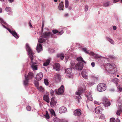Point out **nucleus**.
<instances>
[{
	"label": "nucleus",
	"instance_id": "nucleus-8",
	"mask_svg": "<svg viewBox=\"0 0 122 122\" xmlns=\"http://www.w3.org/2000/svg\"><path fill=\"white\" fill-rule=\"evenodd\" d=\"M106 88V84H98L97 89L99 92H102L105 90Z\"/></svg>",
	"mask_w": 122,
	"mask_h": 122
},
{
	"label": "nucleus",
	"instance_id": "nucleus-26",
	"mask_svg": "<svg viewBox=\"0 0 122 122\" xmlns=\"http://www.w3.org/2000/svg\"><path fill=\"white\" fill-rule=\"evenodd\" d=\"M106 39L107 40H108L109 42L112 44H114V42L113 40L112 39L110 38L109 37H106Z\"/></svg>",
	"mask_w": 122,
	"mask_h": 122
},
{
	"label": "nucleus",
	"instance_id": "nucleus-35",
	"mask_svg": "<svg viewBox=\"0 0 122 122\" xmlns=\"http://www.w3.org/2000/svg\"><path fill=\"white\" fill-rule=\"evenodd\" d=\"M53 120L54 122H61V120L57 117L54 118Z\"/></svg>",
	"mask_w": 122,
	"mask_h": 122
},
{
	"label": "nucleus",
	"instance_id": "nucleus-14",
	"mask_svg": "<svg viewBox=\"0 0 122 122\" xmlns=\"http://www.w3.org/2000/svg\"><path fill=\"white\" fill-rule=\"evenodd\" d=\"M95 111L96 113L101 114L102 111V108L100 107H96L95 109Z\"/></svg>",
	"mask_w": 122,
	"mask_h": 122
},
{
	"label": "nucleus",
	"instance_id": "nucleus-51",
	"mask_svg": "<svg viewBox=\"0 0 122 122\" xmlns=\"http://www.w3.org/2000/svg\"><path fill=\"white\" fill-rule=\"evenodd\" d=\"M10 3H12L14 1V0H8Z\"/></svg>",
	"mask_w": 122,
	"mask_h": 122
},
{
	"label": "nucleus",
	"instance_id": "nucleus-16",
	"mask_svg": "<svg viewBox=\"0 0 122 122\" xmlns=\"http://www.w3.org/2000/svg\"><path fill=\"white\" fill-rule=\"evenodd\" d=\"M86 96L87 98V102L89 100L90 101H92L93 100V98L92 97L91 94L90 92H88L86 94Z\"/></svg>",
	"mask_w": 122,
	"mask_h": 122
},
{
	"label": "nucleus",
	"instance_id": "nucleus-49",
	"mask_svg": "<svg viewBox=\"0 0 122 122\" xmlns=\"http://www.w3.org/2000/svg\"><path fill=\"white\" fill-rule=\"evenodd\" d=\"M88 6L86 5L85 8V11H87L88 9Z\"/></svg>",
	"mask_w": 122,
	"mask_h": 122
},
{
	"label": "nucleus",
	"instance_id": "nucleus-3",
	"mask_svg": "<svg viewBox=\"0 0 122 122\" xmlns=\"http://www.w3.org/2000/svg\"><path fill=\"white\" fill-rule=\"evenodd\" d=\"M55 35L50 32H45L42 35L41 38L38 40L39 42L43 43L45 41L51 38H55Z\"/></svg>",
	"mask_w": 122,
	"mask_h": 122
},
{
	"label": "nucleus",
	"instance_id": "nucleus-18",
	"mask_svg": "<svg viewBox=\"0 0 122 122\" xmlns=\"http://www.w3.org/2000/svg\"><path fill=\"white\" fill-rule=\"evenodd\" d=\"M36 50L38 53L42 51V46L41 44H39L37 45L36 47Z\"/></svg>",
	"mask_w": 122,
	"mask_h": 122
},
{
	"label": "nucleus",
	"instance_id": "nucleus-10",
	"mask_svg": "<svg viewBox=\"0 0 122 122\" xmlns=\"http://www.w3.org/2000/svg\"><path fill=\"white\" fill-rule=\"evenodd\" d=\"M81 111V110L79 109L76 110L73 112V115L76 116H80L82 114Z\"/></svg>",
	"mask_w": 122,
	"mask_h": 122
},
{
	"label": "nucleus",
	"instance_id": "nucleus-38",
	"mask_svg": "<svg viewBox=\"0 0 122 122\" xmlns=\"http://www.w3.org/2000/svg\"><path fill=\"white\" fill-rule=\"evenodd\" d=\"M102 102L104 104L105 102H107V101L108 100V99L107 98H106V97H104L102 99Z\"/></svg>",
	"mask_w": 122,
	"mask_h": 122
},
{
	"label": "nucleus",
	"instance_id": "nucleus-61",
	"mask_svg": "<svg viewBox=\"0 0 122 122\" xmlns=\"http://www.w3.org/2000/svg\"><path fill=\"white\" fill-rule=\"evenodd\" d=\"M44 24L42 23V31H43V28L44 27Z\"/></svg>",
	"mask_w": 122,
	"mask_h": 122
},
{
	"label": "nucleus",
	"instance_id": "nucleus-7",
	"mask_svg": "<svg viewBox=\"0 0 122 122\" xmlns=\"http://www.w3.org/2000/svg\"><path fill=\"white\" fill-rule=\"evenodd\" d=\"M64 88L63 85H62L57 90L56 89L55 90V92L56 94L58 95L61 94L64 91Z\"/></svg>",
	"mask_w": 122,
	"mask_h": 122
},
{
	"label": "nucleus",
	"instance_id": "nucleus-47",
	"mask_svg": "<svg viewBox=\"0 0 122 122\" xmlns=\"http://www.w3.org/2000/svg\"><path fill=\"white\" fill-rule=\"evenodd\" d=\"M58 35H61L64 32L62 30H61L59 32H58Z\"/></svg>",
	"mask_w": 122,
	"mask_h": 122
},
{
	"label": "nucleus",
	"instance_id": "nucleus-5",
	"mask_svg": "<svg viewBox=\"0 0 122 122\" xmlns=\"http://www.w3.org/2000/svg\"><path fill=\"white\" fill-rule=\"evenodd\" d=\"M78 89V91L76 92V94L78 96H80L81 94L85 92L86 88L84 85L81 84L79 86Z\"/></svg>",
	"mask_w": 122,
	"mask_h": 122
},
{
	"label": "nucleus",
	"instance_id": "nucleus-21",
	"mask_svg": "<svg viewBox=\"0 0 122 122\" xmlns=\"http://www.w3.org/2000/svg\"><path fill=\"white\" fill-rule=\"evenodd\" d=\"M64 8V5L63 2H61L59 5L58 9L60 10L63 11V10Z\"/></svg>",
	"mask_w": 122,
	"mask_h": 122
},
{
	"label": "nucleus",
	"instance_id": "nucleus-12",
	"mask_svg": "<svg viewBox=\"0 0 122 122\" xmlns=\"http://www.w3.org/2000/svg\"><path fill=\"white\" fill-rule=\"evenodd\" d=\"M53 67L54 69H55L57 71H59L60 70V65L58 63H55L53 65Z\"/></svg>",
	"mask_w": 122,
	"mask_h": 122
},
{
	"label": "nucleus",
	"instance_id": "nucleus-19",
	"mask_svg": "<svg viewBox=\"0 0 122 122\" xmlns=\"http://www.w3.org/2000/svg\"><path fill=\"white\" fill-rule=\"evenodd\" d=\"M55 81L57 82L60 81L61 80V77L60 75L59 74H56L55 76Z\"/></svg>",
	"mask_w": 122,
	"mask_h": 122
},
{
	"label": "nucleus",
	"instance_id": "nucleus-37",
	"mask_svg": "<svg viewBox=\"0 0 122 122\" xmlns=\"http://www.w3.org/2000/svg\"><path fill=\"white\" fill-rule=\"evenodd\" d=\"M50 112L51 114L52 115L54 116H55V112L53 109H51L50 110Z\"/></svg>",
	"mask_w": 122,
	"mask_h": 122
},
{
	"label": "nucleus",
	"instance_id": "nucleus-27",
	"mask_svg": "<svg viewBox=\"0 0 122 122\" xmlns=\"http://www.w3.org/2000/svg\"><path fill=\"white\" fill-rule=\"evenodd\" d=\"M77 60L78 61H81V62H83L85 63H86L85 61L83 60L82 58L81 57H79L77 58Z\"/></svg>",
	"mask_w": 122,
	"mask_h": 122
},
{
	"label": "nucleus",
	"instance_id": "nucleus-64",
	"mask_svg": "<svg viewBox=\"0 0 122 122\" xmlns=\"http://www.w3.org/2000/svg\"><path fill=\"white\" fill-rule=\"evenodd\" d=\"M68 15V14H65V16H67Z\"/></svg>",
	"mask_w": 122,
	"mask_h": 122
},
{
	"label": "nucleus",
	"instance_id": "nucleus-59",
	"mask_svg": "<svg viewBox=\"0 0 122 122\" xmlns=\"http://www.w3.org/2000/svg\"><path fill=\"white\" fill-rule=\"evenodd\" d=\"M119 0H114L113 2L114 3H116L117 2L119 1Z\"/></svg>",
	"mask_w": 122,
	"mask_h": 122
},
{
	"label": "nucleus",
	"instance_id": "nucleus-40",
	"mask_svg": "<svg viewBox=\"0 0 122 122\" xmlns=\"http://www.w3.org/2000/svg\"><path fill=\"white\" fill-rule=\"evenodd\" d=\"M82 50L83 51H84V52L86 53L89 54V53L88 52V51L87 50L86 48H83L82 49Z\"/></svg>",
	"mask_w": 122,
	"mask_h": 122
},
{
	"label": "nucleus",
	"instance_id": "nucleus-13",
	"mask_svg": "<svg viewBox=\"0 0 122 122\" xmlns=\"http://www.w3.org/2000/svg\"><path fill=\"white\" fill-rule=\"evenodd\" d=\"M51 101L50 102L51 106L52 107H54L55 106L57 103L56 100L55 98L53 97L51 99Z\"/></svg>",
	"mask_w": 122,
	"mask_h": 122
},
{
	"label": "nucleus",
	"instance_id": "nucleus-39",
	"mask_svg": "<svg viewBox=\"0 0 122 122\" xmlns=\"http://www.w3.org/2000/svg\"><path fill=\"white\" fill-rule=\"evenodd\" d=\"M109 1H107L104 3V5L105 7H107L109 6Z\"/></svg>",
	"mask_w": 122,
	"mask_h": 122
},
{
	"label": "nucleus",
	"instance_id": "nucleus-43",
	"mask_svg": "<svg viewBox=\"0 0 122 122\" xmlns=\"http://www.w3.org/2000/svg\"><path fill=\"white\" fill-rule=\"evenodd\" d=\"M115 119L114 118H112L110 119V122H115Z\"/></svg>",
	"mask_w": 122,
	"mask_h": 122
},
{
	"label": "nucleus",
	"instance_id": "nucleus-6",
	"mask_svg": "<svg viewBox=\"0 0 122 122\" xmlns=\"http://www.w3.org/2000/svg\"><path fill=\"white\" fill-rule=\"evenodd\" d=\"M25 80L24 81V84H27L29 82L30 79H31L33 77V73L30 72L28 73L27 76H25Z\"/></svg>",
	"mask_w": 122,
	"mask_h": 122
},
{
	"label": "nucleus",
	"instance_id": "nucleus-57",
	"mask_svg": "<svg viewBox=\"0 0 122 122\" xmlns=\"http://www.w3.org/2000/svg\"><path fill=\"white\" fill-rule=\"evenodd\" d=\"M65 58L66 60H67L69 58V57L68 56H66L65 57Z\"/></svg>",
	"mask_w": 122,
	"mask_h": 122
},
{
	"label": "nucleus",
	"instance_id": "nucleus-44",
	"mask_svg": "<svg viewBox=\"0 0 122 122\" xmlns=\"http://www.w3.org/2000/svg\"><path fill=\"white\" fill-rule=\"evenodd\" d=\"M53 33L54 34H56L58 32V31L56 30H52Z\"/></svg>",
	"mask_w": 122,
	"mask_h": 122
},
{
	"label": "nucleus",
	"instance_id": "nucleus-56",
	"mask_svg": "<svg viewBox=\"0 0 122 122\" xmlns=\"http://www.w3.org/2000/svg\"><path fill=\"white\" fill-rule=\"evenodd\" d=\"M116 122H120V121L119 119L117 118L116 119Z\"/></svg>",
	"mask_w": 122,
	"mask_h": 122
},
{
	"label": "nucleus",
	"instance_id": "nucleus-63",
	"mask_svg": "<svg viewBox=\"0 0 122 122\" xmlns=\"http://www.w3.org/2000/svg\"><path fill=\"white\" fill-rule=\"evenodd\" d=\"M96 57H97V58H99L100 57V56H99V55H97L96 56Z\"/></svg>",
	"mask_w": 122,
	"mask_h": 122
},
{
	"label": "nucleus",
	"instance_id": "nucleus-53",
	"mask_svg": "<svg viewBox=\"0 0 122 122\" xmlns=\"http://www.w3.org/2000/svg\"><path fill=\"white\" fill-rule=\"evenodd\" d=\"M113 29L114 30H116L117 29V27L115 26H114L113 27Z\"/></svg>",
	"mask_w": 122,
	"mask_h": 122
},
{
	"label": "nucleus",
	"instance_id": "nucleus-55",
	"mask_svg": "<svg viewBox=\"0 0 122 122\" xmlns=\"http://www.w3.org/2000/svg\"><path fill=\"white\" fill-rule=\"evenodd\" d=\"M29 26H30V27L32 28V26L31 24V23H30V21L29 23Z\"/></svg>",
	"mask_w": 122,
	"mask_h": 122
},
{
	"label": "nucleus",
	"instance_id": "nucleus-31",
	"mask_svg": "<svg viewBox=\"0 0 122 122\" xmlns=\"http://www.w3.org/2000/svg\"><path fill=\"white\" fill-rule=\"evenodd\" d=\"M65 7L66 8H67L69 6V2L68 0H65Z\"/></svg>",
	"mask_w": 122,
	"mask_h": 122
},
{
	"label": "nucleus",
	"instance_id": "nucleus-24",
	"mask_svg": "<svg viewBox=\"0 0 122 122\" xmlns=\"http://www.w3.org/2000/svg\"><path fill=\"white\" fill-rule=\"evenodd\" d=\"M57 57L60 58L61 60H63L64 57V56L63 53H60L57 54Z\"/></svg>",
	"mask_w": 122,
	"mask_h": 122
},
{
	"label": "nucleus",
	"instance_id": "nucleus-34",
	"mask_svg": "<svg viewBox=\"0 0 122 122\" xmlns=\"http://www.w3.org/2000/svg\"><path fill=\"white\" fill-rule=\"evenodd\" d=\"M5 10L8 12H10L12 11L10 8V7H6L5 8Z\"/></svg>",
	"mask_w": 122,
	"mask_h": 122
},
{
	"label": "nucleus",
	"instance_id": "nucleus-33",
	"mask_svg": "<svg viewBox=\"0 0 122 122\" xmlns=\"http://www.w3.org/2000/svg\"><path fill=\"white\" fill-rule=\"evenodd\" d=\"M110 105V103L109 102L107 101L104 104V106L105 107L109 106Z\"/></svg>",
	"mask_w": 122,
	"mask_h": 122
},
{
	"label": "nucleus",
	"instance_id": "nucleus-17",
	"mask_svg": "<svg viewBox=\"0 0 122 122\" xmlns=\"http://www.w3.org/2000/svg\"><path fill=\"white\" fill-rule=\"evenodd\" d=\"M81 74L82 76L84 78L86 79L88 78V73L85 71H83L81 72Z\"/></svg>",
	"mask_w": 122,
	"mask_h": 122
},
{
	"label": "nucleus",
	"instance_id": "nucleus-58",
	"mask_svg": "<svg viewBox=\"0 0 122 122\" xmlns=\"http://www.w3.org/2000/svg\"><path fill=\"white\" fill-rule=\"evenodd\" d=\"M94 103L95 104L99 105H100V103H98L97 102H95Z\"/></svg>",
	"mask_w": 122,
	"mask_h": 122
},
{
	"label": "nucleus",
	"instance_id": "nucleus-62",
	"mask_svg": "<svg viewBox=\"0 0 122 122\" xmlns=\"http://www.w3.org/2000/svg\"><path fill=\"white\" fill-rule=\"evenodd\" d=\"M2 12V9L1 8H0V13H1Z\"/></svg>",
	"mask_w": 122,
	"mask_h": 122
},
{
	"label": "nucleus",
	"instance_id": "nucleus-29",
	"mask_svg": "<svg viewBox=\"0 0 122 122\" xmlns=\"http://www.w3.org/2000/svg\"><path fill=\"white\" fill-rule=\"evenodd\" d=\"M76 98L78 99V102L79 103H82V100L81 99V97L80 96H76Z\"/></svg>",
	"mask_w": 122,
	"mask_h": 122
},
{
	"label": "nucleus",
	"instance_id": "nucleus-1",
	"mask_svg": "<svg viewBox=\"0 0 122 122\" xmlns=\"http://www.w3.org/2000/svg\"><path fill=\"white\" fill-rule=\"evenodd\" d=\"M26 50L27 51L28 55L31 60V67L34 70H37V66L36 65V63L35 62H33V55L34 54L32 50L28 44H26Z\"/></svg>",
	"mask_w": 122,
	"mask_h": 122
},
{
	"label": "nucleus",
	"instance_id": "nucleus-11",
	"mask_svg": "<svg viewBox=\"0 0 122 122\" xmlns=\"http://www.w3.org/2000/svg\"><path fill=\"white\" fill-rule=\"evenodd\" d=\"M59 112L61 114L65 113L67 111V108L65 107H61L59 108Z\"/></svg>",
	"mask_w": 122,
	"mask_h": 122
},
{
	"label": "nucleus",
	"instance_id": "nucleus-15",
	"mask_svg": "<svg viewBox=\"0 0 122 122\" xmlns=\"http://www.w3.org/2000/svg\"><path fill=\"white\" fill-rule=\"evenodd\" d=\"M43 76V74L41 72L38 73L36 75V80L39 81L41 80Z\"/></svg>",
	"mask_w": 122,
	"mask_h": 122
},
{
	"label": "nucleus",
	"instance_id": "nucleus-42",
	"mask_svg": "<svg viewBox=\"0 0 122 122\" xmlns=\"http://www.w3.org/2000/svg\"><path fill=\"white\" fill-rule=\"evenodd\" d=\"M44 81L45 84H48L49 83L48 79L47 78L45 79Z\"/></svg>",
	"mask_w": 122,
	"mask_h": 122
},
{
	"label": "nucleus",
	"instance_id": "nucleus-20",
	"mask_svg": "<svg viewBox=\"0 0 122 122\" xmlns=\"http://www.w3.org/2000/svg\"><path fill=\"white\" fill-rule=\"evenodd\" d=\"M35 85L38 90L42 92L44 91V89L42 86H40L39 84H35Z\"/></svg>",
	"mask_w": 122,
	"mask_h": 122
},
{
	"label": "nucleus",
	"instance_id": "nucleus-9",
	"mask_svg": "<svg viewBox=\"0 0 122 122\" xmlns=\"http://www.w3.org/2000/svg\"><path fill=\"white\" fill-rule=\"evenodd\" d=\"M83 63L82 62H79L76 65L74 69L78 70H81L83 68Z\"/></svg>",
	"mask_w": 122,
	"mask_h": 122
},
{
	"label": "nucleus",
	"instance_id": "nucleus-23",
	"mask_svg": "<svg viewBox=\"0 0 122 122\" xmlns=\"http://www.w3.org/2000/svg\"><path fill=\"white\" fill-rule=\"evenodd\" d=\"M122 112V106H120L118 108V110L116 112V113L117 115H119Z\"/></svg>",
	"mask_w": 122,
	"mask_h": 122
},
{
	"label": "nucleus",
	"instance_id": "nucleus-2",
	"mask_svg": "<svg viewBox=\"0 0 122 122\" xmlns=\"http://www.w3.org/2000/svg\"><path fill=\"white\" fill-rule=\"evenodd\" d=\"M0 23H1L4 28L7 29L16 38L18 39L19 38V36L17 33L15 31L13 30L12 28H10V26L8 25L3 19L0 17Z\"/></svg>",
	"mask_w": 122,
	"mask_h": 122
},
{
	"label": "nucleus",
	"instance_id": "nucleus-28",
	"mask_svg": "<svg viewBox=\"0 0 122 122\" xmlns=\"http://www.w3.org/2000/svg\"><path fill=\"white\" fill-rule=\"evenodd\" d=\"M70 64L71 65V66L72 68L74 69L76 65L74 61H71L70 62Z\"/></svg>",
	"mask_w": 122,
	"mask_h": 122
},
{
	"label": "nucleus",
	"instance_id": "nucleus-46",
	"mask_svg": "<svg viewBox=\"0 0 122 122\" xmlns=\"http://www.w3.org/2000/svg\"><path fill=\"white\" fill-rule=\"evenodd\" d=\"M26 109L28 111H30L31 109L30 107L29 106H27L26 107Z\"/></svg>",
	"mask_w": 122,
	"mask_h": 122
},
{
	"label": "nucleus",
	"instance_id": "nucleus-32",
	"mask_svg": "<svg viewBox=\"0 0 122 122\" xmlns=\"http://www.w3.org/2000/svg\"><path fill=\"white\" fill-rule=\"evenodd\" d=\"M118 81V79L116 78H114L112 80V82L116 84H117Z\"/></svg>",
	"mask_w": 122,
	"mask_h": 122
},
{
	"label": "nucleus",
	"instance_id": "nucleus-45",
	"mask_svg": "<svg viewBox=\"0 0 122 122\" xmlns=\"http://www.w3.org/2000/svg\"><path fill=\"white\" fill-rule=\"evenodd\" d=\"M92 77L93 79L95 81H97L98 80L97 77H95L94 76H92Z\"/></svg>",
	"mask_w": 122,
	"mask_h": 122
},
{
	"label": "nucleus",
	"instance_id": "nucleus-50",
	"mask_svg": "<svg viewBox=\"0 0 122 122\" xmlns=\"http://www.w3.org/2000/svg\"><path fill=\"white\" fill-rule=\"evenodd\" d=\"M91 65L93 67H94L95 66V63L94 62H92L91 63Z\"/></svg>",
	"mask_w": 122,
	"mask_h": 122
},
{
	"label": "nucleus",
	"instance_id": "nucleus-60",
	"mask_svg": "<svg viewBox=\"0 0 122 122\" xmlns=\"http://www.w3.org/2000/svg\"><path fill=\"white\" fill-rule=\"evenodd\" d=\"M71 6H69L68 8V9L69 10H71Z\"/></svg>",
	"mask_w": 122,
	"mask_h": 122
},
{
	"label": "nucleus",
	"instance_id": "nucleus-22",
	"mask_svg": "<svg viewBox=\"0 0 122 122\" xmlns=\"http://www.w3.org/2000/svg\"><path fill=\"white\" fill-rule=\"evenodd\" d=\"M43 99L44 101H45L47 103H49V98L48 95H44L43 96Z\"/></svg>",
	"mask_w": 122,
	"mask_h": 122
},
{
	"label": "nucleus",
	"instance_id": "nucleus-4",
	"mask_svg": "<svg viewBox=\"0 0 122 122\" xmlns=\"http://www.w3.org/2000/svg\"><path fill=\"white\" fill-rule=\"evenodd\" d=\"M105 67L107 71L112 74H114L117 72L116 68L113 67L112 65L110 63L106 64L105 65Z\"/></svg>",
	"mask_w": 122,
	"mask_h": 122
},
{
	"label": "nucleus",
	"instance_id": "nucleus-30",
	"mask_svg": "<svg viewBox=\"0 0 122 122\" xmlns=\"http://www.w3.org/2000/svg\"><path fill=\"white\" fill-rule=\"evenodd\" d=\"M50 62V60L49 59H47L46 61L44 63L43 65L45 66H46L49 64Z\"/></svg>",
	"mask_w": 122,
	"mask_h": 122
},
{
	"label": "nucleus",
	"instance_id": "nucleus-52",
	"mask_svg": "<svg viewBox=\"0 0 122 122\" xmlns=\"http://www.w3.org/2000/svg\"><path fill=\"white\" fill-rule=\"evenodd\" d=\"M104 116L103 115H101L100 117L101 119L104 118Z\"/></svg>",
	"mask_w": 122,
	"mask_h": 122
},
{
	"label": "nucleus",
	"instance_id": "nucleus-54",
	"mask_svg": "<svg viewBox=\"0 0 122 122\" xmlns=\"http://www.w3.org/2000/svg\"><path fill=\"white\" fill-rule=\"evenodd\" d=\"M54 92V91L53 90H51V95H53Z\"/></svg>",
	"mask_w": 122,
	"mask_h": 122
},
{
	"label": "nucleus",
	"instance_id": "nucleus-41",
	"mask_svg": "<svg viewBox=\"0 0 122 122\" xmlns=\"http://www.w3.org/2000/svg\"><path fill=\"white\" fill-rule=\"evenodd\" d=\"M49 51L50 53H52L54 52V50L52 48H50L49 49Z\"/></svg>",
	"mask_w": 122,
	"mask_h": 122
},
{
	"label": "nucleus",
	"instance_id": "nucleus-48",
	"mask_svg": "<svg viewBox=\"0 0 122 122\" xmlns=\"http://www.w3.org/2000/svg\"><path fill=\"white\" fill-rule=\"evenodd\" d=\"M117 88H118V90L120 91V92H121L122 91V88L121 87H120V86H118L117 87Z\"/></svg>",
	"mask_w": 122,
	"mask_h": 122
},
{
	"label": "nucleus",
	"instance_id": "nucleus-25",
	"mask_svg": "<svg viewBox=\"0 0 122 122\" xmlns=\"http://www.w3.org/2000/svg\"><path fill=\"white\" fill-rule=\"evenodd\" d=\"M72 70L71 68H68L65 70V72L67 74H70L72 72Z\"/></svg>",
	"mask_w": 122,
	"mask_h": 122
},
{
	"label": "nucleus",
	"instance_id": "nucleus-36",
	"mask_svg": "<svg viewBox=\"0 0 122 122\" xmlns=\"http://www.w3.org/2000/svg\"><path fill=\"white\" fill-rule=\"evenodd\" d=\"M46 114L45 115V117L47 119H49V118L50 117L48 114V113L47 111H46Z\"/></svg>",
	"mask_w": 122,
	"mask_h": 122
}]
</instances>
